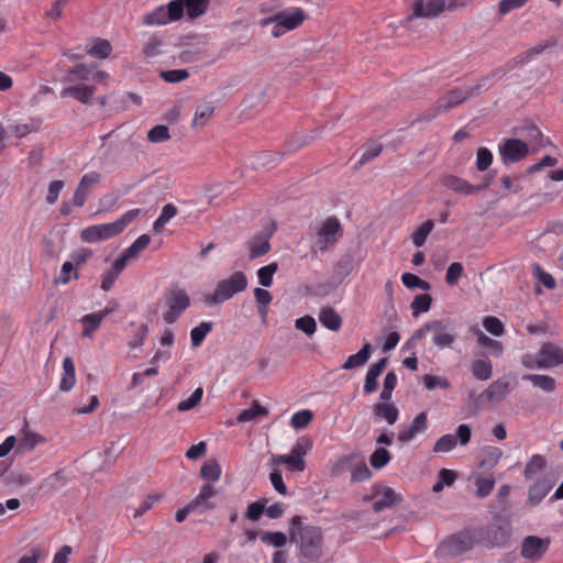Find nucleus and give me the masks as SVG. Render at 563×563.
<instances>
[{
	"mask_svg": "<svg viewBox=\"0 0 563 563\" xmlns=\"http://www.w3.org/2000/svg\"><path fill=\"white\" fill-rule=\"evenodd\" d=\"M290 542H295L299 556L309 563H319L324 554L323 533L320 527L303 525L302 518L294 516L288 529Z\"/></svg>",
	"mask_w": 563,
	"mask_h": 563,
	"instance_id": "f257e3e1",
	"label": "nucleus"
},
{
	"mask_svg": "<svg viewBox=\"0 0 563 563\" xmlns=\"http://www.w3.org/2000/svg\"><path fill=\"white\" fill-rule=\"evenodd\" d=\"M503 76H505V70L503 68H497L479 78L474 85L467 87H455L449 90L437 100L433 117L439 113L446 112L448 110L462 104L470 98L476 97L488 90L492 86L493 79L501 78Z\"/></svg>",
	"mask_w": 563,
	"mask_h": 563,
	"instance_id": "f03ea898",
	"label": "nucleus"
},
{
	"mask_svg": "<svg viewBox=\"0 0 563 563\" xmlns=\"http://www.w3.org/2000/svg\"><path fill=\"white\" fill-rule=\"evenodd\" d=\"M477 538V530L466 528L454 532L440 541L435 549V558L442 561L463 555L473 549Z\"/></svg>",
	"mask_w": 563,
	"mask_h": 563,
	"instance_id": "7ed1b4c3",
	"label": "nucleus"
},
{
	"mask_svg": "<svg viewBox=\"0 0 563 563\" xmlns=\"http://www.w3.org/2000/svg\"><path fill=\"white\" fill-rule=\"evenodd\" d=\"M249 280L244 272H234L230 277L220 280L213 292L207 294L203 297V302L207 306L220 305L234 295L244 291L247 288Z\"/></svg>",
	"mask_w": 563,
	"mask_h": 563,
	"instance_id": "20e7f679",
	"label": "nucleus"
},
{
	"mask_svg": "<svg viewBox=\"0 0 563 563\" xmlns=\"http://www.w3.org/2000/svg\"><path fill=\"white\" fill-rule=\"evenodd\" d=\"M510 389H483L481 393L471 390L464 404L467 415H476L478 411L495 409L509 395Z\"/></svg>",
	"mask_w": 563,
	"mask_h": 563,
	"instance_id": "39448f33",
	"label": "nucleus"
},
{
	"mask_svg": "<svg viewBox=\"0 0 563 563\" xmlns=\"http://www.w3.org/2000/svg\"><path fill=\"white\" fill-rule=\"evenodd\" d=\"M433 332L432 342L439 349L451 347L455 341L456 334L453 327H449L443 320H432L418 329L406 343L407 346L424 338L429 332Z\"/></svg>",
	"mask_w": 563,
	"mask_h": 563,
	"instance_id": "423d86ee",
	"label": "nucleus"
},
{
	"mask_svg": "<svg viewBox=\"0 0 563 563\" xmlns=\"http://www.w3.org/2000/svg\"><path fill=\"white\" fill-rule=\"evenodd\" d=\"M217 495V490L211 484H205L201 486L199 494L190 500L184 508L177 510L175 520L177 522H184L188 515L197 509L200 512L211 510L216 508V504L210 501V498Z\"/></svg>",
	"mask_w": 563,
	"mask_h": 563,
	"instance_id": "0eeeda50",
	"label": "nucleus"
},
{
	"mask_svg": "<svg viewBox=\"0 0 563 563\" xmlns=\"http://www.w3.org/2000/svg\"><path fill=\"white\" fill-rule=\"evenodd\" d=\"M183 18V9L179 1H170L166 5H161L152 12L143 16V25H165L173 21H178Z\"/></svg>",
	"mask_w": 563,
	"mask_h": 563,
	"instance_id": "6e6552de",
	"label": "nucleus"
},
{
	"mask_svg": "<svg viewBox=\"0 0 563 563\" xmlns=\"http://www.w3.org/2000/svg\"><path fill=\"white\" fill-rule=\"evenodd\" d=\"M311 446L308 439L301 438L291 448L290 454L278 455L275 460L277 464H285L289 470L295 472H302L306 468L303 456L307 454Z\"/></svg>",
	"mask_w": 563,
	"mask_h": 563,
	"instance_id": "1a4fd4ad",
	"label": "nucleus"
},
{
	"mask_svg": "<svg viewBox=\"0 0 563 563\" xmlns=\"http://www.w3.org/2000/svg\"><path fill=\"white\" fill-rule=\"evenodd\" d=\"M166 303L168 309L163 314V319L167 324H172L190 306V298L185 290L176 289L167 296Z\"/></svg>",
	"mask_w": 563,
	"mask_h": 563,
	"instance_id": "9d476101",
	"label": "nucleus"
},
{
	"mask_svg": "<svg viewBox=\"0 0 563 563\" xmlns=\"http://www.w3.org/2000/svg\"><path fill=\"white\" fill-rule=\"evenodd\" d=\"M529 154V145L520 139H505L499 145V155L505 165L520 162Z\"/></svg>",
	"mask_w": 563,
	"mask_h": 563,
	"instance_id": "9b49d317",
	"label": "nucleus"
},
{
	"mask_svg": "<svg viewBox=\"0 0 563 563\" xmlns=\"http://www.w3.org/2000/svg\"><path fill=\"white\" fill-rule=\"evenodd\" d=\"M372 492L373 497L382 496L373 503V510L375 512H380L402 501L400 494H397L391 487L385 486L383 483H375L372 486Z\"/></svg>",
	"mask_w": 563,
	"mask_h": 563,
	"instance_id": "f8f14e48",
	"label": "nucleus"
},
{
	"mask_svg": "<svg viewBox=\"0 0 563 563\" xmlns=\"http://www.w3.org/2000/svg\"><path fill=\"white\" fill-rule=\"evenodd\" d=\"M549 539H541L537 536H528L522 540L520 554L532 562L539 561L548 551Z\"/></svg>",
	"mask_w": 563,
	"mask_h": 563,
	"instance_id": "ddd939ff",
	"label": "nucleus"
},
{
	"mask_svg": "<svg viewBox=\"0 0 563 563\" xmlns=\"http://www.w3.org/2000/svg\"><path fill=\"white\" fill-rule=\"evenodd\" d=\"M476 530V541H483L487 547H501L506 544L510 537L509 531L505 527L497 525L487 526Z\"/></svg>",
	"mask_w": 563,
	"mask_h": 563,
	"instance_id": "4468645a",
	"label": "nucleus"
},
{
	"mask_svg": "<svg viewBox=\"0 0 563 563\" xmlns=\"http://www.w3.org/2000/svg\"><path fill=\"white\" fill-rule=\"evenodd\" d=\"M118 234L120 233L117 227L111 222L88 227L81 231L80 238L84 242L96 243L111 239Z\"/></svg>",
	"mask_w": 563,
	"mask_h": 563,
	"instance_id": "2eb2a0df",
	"label": "nucleus"
},
{
	"mask_svg": "<svg viewBox=\"0 0 563 563\" xmlns=\"http://www.w3.org/2000/svg\"><path fill=\"white\" fill-rule=\"evenodd\" d=\"M536 363L539 367L563 364V349L551 343L544 344L536 355Z\"/></svg>",
	"mask_w": 563,
	"mask_h": 563,
	"instance_id": "dca6fc26",
	"label": "nucleus"
},
{
	"mask_svg": "<svg viewBox=\"0 0 563 563\" xmlns=\"http://www.w3.org/2000/svg\"><path fill=\"white\" fill-rule=\"evenodd\" d=\"M444 0H415L411 18H433L445 10Z\"/></svg>",
	"mask_w": 563,
	"mask_h": 563,
	"instance_id": "f3484780",
	"label": "nucleus"
},
{
	"mask_svg": "<svg viewBox=\"0 0 563 563\" xmlns=\"http://www.w3.org/2000/svg\"><path fill=\"white\" fill-rule=\"evenodd\" d=\"M100 181V174L97 172H90L88 174H85L73 197V205L75 207H82L86 202L87 196L90 191V189Z\"/></svg>",
	"mask_w": 563,
	"mask_h": 563,
	"instance_id": "a211bd4d",
	"label": "nucleus"
},
{
	"mask_svg": "<svg viewBox=\"0 0 563 563\" xmlns=\"http://www.w3.org/2000/svg\"><path fill=\"white\" fill-rule=\"evenodd\" d=\"M274 21H279L285 32L297 29L307 19L306 12L300 8H294L291 11H278L274 13Z\"/></svg>",
	"mask_w": 563,
	"mask_h": 563,
	"instance_id": "6ab92c4d",
	"label": "nucleus"
},
{
	"mask_svg": "<svg viewBox=\"0 0 563 563\" xmlns=\"http://www.w3.org/2000/svg\"><path fill=\"white\" fill-rule=\"evenodd\" d=\"M553 486L554 482L551 479H538L528 489L527 504L532 507L538 506L542 501V499L549 494V492L553 488Z\"/></svg>",
	"mask_w": 563,
	"mask_h": 563,
	"instance_id": "aec40b11",
	"label": "nucleus"
},
{
	"mask_svg": "<svg viewBox=\"0 0 563 563\" xmlns=\"http://www.w3.org/2000/svg\"><path fill=\"white\" fill-rule=\"evenodd\" d=\"M428 426V419H427V412L422 411L418 413L412 423L409 427L404 428L398 433V440L400 442H409L411 441L418 433H422L427 430Z\"/></svg>",
	"mask_w": 563,
	"mask_h": 563,
	"instance_id": "412c9836",
	"label": "nucleus"
},
{
	"mask_svg": "<svg viewBox=\"0 0 563 563\" xmlns=\"http://www.w3.org/2000/svg\"><path fill=\"white\" fill-rule=\"evenodd\" d=\"M552 46H553V44H550V43H544V44L540 43V44L536 45L534 47H531V48L522 52L515 58L510 59L509 62H507L505 67H501V68L505 70V74H506L508 70H511L518 66L529 63L533 56L543 53L547 48L552 47Z\"/></svg>",
	"mask_w": 563,
	"mask_h": 563,
	"instance_id": "4be33fe9",
	"label": "nucleus"
},
{
	"mask_svg": "<svg viewBox=\"0 0 563 563\" xmlns=\"http://www.w3.org/2000/svg\"><path fill=\"white\" fill-rule=\"evenodd\" d=\"M440 183L443 187L451 189L461 195H473L474 194V185L470 184L464 178H461L455 175L445 174L440 178Z\"/></svg>",
	"mask_w": 563,
	"mask_h": 563,
	"instance_id": "5701e85b",
	"label": "nucleus"
},
{
	"mask_svg": "<svg viewBox=\"0 0 563 563\" xmlns=\"http://www.w3.org/2000/svg\"><path fill=\"white\" fill-rule=\"evenodd\" d=\"M96 92L95 86H86V85H78V86H68L65 87L60 91V97H73L76 100L80 101L81 103L89 104L91 103L92 96Z\"/></svg>",
	"mask_w": 563,
	"mask_h": 563,
	"instance_id": "b1692460",
	"label": "nucleus"
},
{
	"mask_svg": "<svg viewBox=\"0 0 563 563\" xmlns=\"http://www.w3.org/2000/svg\"><path fill=\"white\" fill-rule=\"evenodd\" d=\"M518 133L527 140V143L538 148L545 147L550 143L539 128L532 123L520 126Z\"/></svg>",
	"mask_w": 563,
	"mask_h": 563,
	"instance_id": "393cba45",
	"label": "nucleus"
},
{
	"mask_svg": "<svg viewBox=\"0 0 563 563\" xmlns=\"http://www.w3.org/2000/svg\"><path fill=\"white\" fill-rule=\"evenodd\" d=\"M342 229L340 221L335 217L328 218L318 231V235L325 243H334L341 236Z\"/></svg>",
	"mask_w": 563,
	"mask_h": 563,
	"instance_id": "a878e982",
	"label": "nucleus"
},
{
	"mask_svg": "<svg viewBox=\"0 0 563 563\" xmlns=\"http://www.w3.org/2000/svg\"><path fill=\"white\" fill-rule=\"evenodd\" d=\"M373 413L389 424L396 423L399 417L398 408L394 402H377L373 407Z\"/></svg>",
	"mask_w": 563,
	"mask_h": 563,
	"instance_id": "bb28decb",
	"label": "nucleus"
},
{
	"mask_svg": "<svg viewBox=\"0 0 563 563\" xmlns=\"http://www.w3.org/2000/svg\"><path fill=\"white\" fill-rule=\"evenodd\" d=\"M319 321L321 324L331 330L339 331L342 327L341 316L332 307H322L319 312Z\"/></svg>",
	"mask_w": 563,
	"mask_h": 563,
	"instance_id": "cd10ccee",
	"label": "nucleus"
},
{
	"mask_svg": "<svg viewBox=\"0 0 563 563\" xmlns=\"http://www.w3.org/2000/svg\"><path fill=\"white\" fill-rule=\"evenodd\" d=\"M267 416L268 410L265 407H263L257 400H254L250 408L242 410L238 415L236 421L240 423L256 421Z\"/></svg>",
	"mask_w": 563,
	"mask_h": 563,
	"instance_id": "c85d7f7f",
	"label": "nucleus"
},
{
	"mask_svg": "<svg viewBox=\"0 0 563 563\" xmlns=\"http://www.w3.org/2000/svg\"><path fill=\"white\" fill-rule=\"evenodd\" d=\"M250 258L255 260L271 251V243L267 236L255 235L249 241Z\"/></svg>",
	"mask_w": 563,
	"mask_h": 563,
	"instance_id": "c756f323",
	"label": "nucleus"
},
{
	"mask_svg": "<svg viewBox=\"0 0 563 563\" xmlns=\"http://www.w3.org/2000/svg\"><path fill=\"white\" fill-rule=\"evenodd\" d=\"M371 356V344L365 343L363 347L355 354L350 355L345 363L341 366L342 369H353L363 366Z\"/></svg>",
	"mask_w": 563,
	"mask_h": 563,
	"instance_id": "7c9ffc66",
	"label": "nucleus"
},
{
	"mask_svg": "<svg viewBox=\"0 0 563 563\" xmlns=\"http://www.w3.org/2000/svg\"><path fill=\"white\" fill-rule=\"evenodd\" d=\"M66 485V476L65 472L63 470H59L53 474H51L48 477H46L40 488L44 489L48 493H53L58 490L59 488L64 487Z\"/></svg>",
	"mask_w": 563,
	"mask_h": 563,
	"instance_id": "2f4dec72",
	"label": "nucleus"
},
{
	"mask_svg": "<svg viewBox=\"0 0 563 563\" xmlns=\"http://www.w3.org/2000/svg\"><path fill=\"white\" fill-rule=\"evenodd\" d=\"M503 455V451L499 448L496 446H487L484 450V456L478 463V467L483 470H492L494 468L500 457Z\"/></svg>",
	"mask_w": 563,
	"mask_h": 563,
	"instance_id": "473e14b6",
	"label": "nucleus"
},
{
	"mask_svg": "<svg viewBox=\"0 0 563 563\" xmlns=\"http://www.w3.org/2000/svg\"><path fill=\"white\" fill-rule=\"evenodd\" d=\"M388 358L383 357L378 362L372 364L366 373L363 387H377V377L382 374L387 365Z\"/></svg>",
	"mask_w": 563,
	"mask_h": 563,
	"instance_id": "72a5a7b5",
	"label": "nucleus"
},
{
	"mask_svg": "<svg viewBox=\"0 0 563 563\" xmlns=\"http://www.w3.org/2000/svg\"><path fill=\"white\" fill-rule=\"evenodd\" d=\"M213 328V323L211 321H202L197 327L191 329L190 339L191 345L194 347H198L202 344L205 338L209 332H211Z\"/></svg>",
	"mask_w": 563,
	"mask_h": 563,
	"instance_id": "f704fd0d",
	"label": "nucleus"
},
{
	"mask_svg": "<svg viewBox=\"0 0 563 563\" xmlns=\"http://www.w3.org/2000/svg\"><path fill=\"white\" fill-rule=\"evenodd\" d=\"M200 476L211 483H216L221 477V466L216 460L207 461L200 468Z\"/></svg>",
	"mask_w": 563,
	"mask_h": 563,
	"instance_id": "c9c22d12",
	"label": "nucleus"
},
{
	"mask_svg": "<svg viewBox=\"0 0 563 563\" xmlns=\"http://www.w3.org/2000/svg\"><path fill=\"white\" fill-rule=\"evenodd\" d=\"M471 372L479 380H487L492 376L493 367L487 360H475L471 365Z\"/></svg>",
	"mask_w": 563,
	"mask_h": 563,
	"instance_id": "e433bc0d",
	"label": "nucleus"
},
{
	"mask_svg": "<svg viewBox=\"0 0 563 563\" xmlns=\"http://www.w3.org/2000/svg\"><path fill=\"white\" fill-rule=\"evenodd\" d=\"M80 322L82 324L81 335L85 338H91L92 333L99 329L102 320L100 319V316L95 312L82 316Z\"/></svg>",
	"mask_w": 563,
	"mask_h": 563,
	"instance_id": "4c0bfd02",
	"label": "nucleus"
},
{
	"mask_svg": "<svg viewBox=\"0 0 563 563\" xmlns=\"http://www.w3.org/2000/svg\"><path fill=\"white\" fill-rule=\"evenodd\" d=\"M547 467V460L540 454H534L526 464L523 475L527 479L532 478L537 472L543 471Z\"/></svg>",
	"mask_w": 563,
	"mask_h": 563,
	"instance_id": "58836bf2",
	"label": "nucleus"
},
{
	"mask_svg": "<svg viewBox=\"0 0 563 563\" xmlns=\"http://www.w3.org/2000/svg\"><path fill=\"white\" fill-rule=\"evenodd\" d=\"M474 333L477 335V342L479 345L488 349L495 356H500L503 353V344L499 341L490 339L484 334L479 329H475Z\"/></svg>",
	"mask_w": 563,
	"mask_h": 563,
	"instance_id": "ea45409f",
	"label": "nucleus"
},
{
	"mask_svg": "<svg viewBox=\"0 0 563 563\" xmlns=\"http://www.w3.org/2000/svg\"><path fill=\"white\" fill-rule=\"evenodd\" d=\"M358 459V453H351L349 455L342 456L334 463L332 467V473L339 475L346 471L352 472Z\"/></svg>",
	"mask_w": 563,
	"mask_h": 563,
	"instance_id": "a19ab883",
	"label": "nucleus"
},
{
	"mask_svg": "<svg viewBox=\"0 0 563 563\" xmlns=\"http://www.w3.org/2000/svg\"><path fill=\"white\" fill-rule=\"evenodd\" d=\"M431 303L432 297L429 294L417 295L410 305L412 316L418 317L420 313L429 311Z\"/></svg>",
	"mask_w": 563,
	"mask_h": 563,
	"instance_id": "79ce46f5",
	"label": "nucleus"
},
{
	"mask_svg": "<svg viewBox=\"0 0 563 563\" xmlns=\"http://www.w3.org/2000/svg\"><path fill=\"white\" fill-rule=\"evenodd\" d=\"M434 228L433 220H427L423 222L416 232H413L411 239L412 243L416 247H421L428 238V235L431 233V231Z\"/></svg>",
	"mask_w": 563,
	"mask_h": 563,
	"instance_id": "37998d69",
	"label": "nucleus"
},
{
	"mask_svg": "<svg viewBox=\"0 0 563 563\" xmlns=\"http://www.w3.org/2000/svg\"><path fill=\"white\" fill-rule=\"evenodd\" d=\"M163 41L157 36H152L143 46L141 52V56L145 59L154 58L162 54L161 47L163 46Z\"/></svg>",
	"mask_w": 563,
	"mask_h": 563,
	"instance_id": "c03bdc74",
	"label": "nucleus"
},
{
	"mask_svg": "<svg viewBox=\"0 0 563 563\" xmlns=\"http://www.w3.org/2000/svg\"><path fill=\"white\" fill-rule=\"evenodd\" d=\"M391 460L389 451L385 448H377L369 456V463L375 470L386 466Z\"/></svg>",
	"mask_w": 563,
	"mask_h": 563,
	"instance_id": "a18cd8bd",
	"label": "nucleus"
},
{
	"mask_svg": "<svg viewBox=\"0 0 563 563\" xmlns=\"http://www.w3.org/2000/svg\"><path fill=\"white\" fill-rule=\"evenodd\" d=\"M64 375L62 377L59 387H74L76 383L75 365L70 357L63 361Z\"/></svg>",
	"mask_w": 563,
	"mask_h": 563,
	"instance_id": "49530a36",
	"label": "nucleus"
},
{
	"mask_svg": "<svg viewBox=\"0 0 563 563\" xmlns=\"http://www.w3.org/2000/svg\"><path fill=\"white\" fill-rule=\"evenodd\" d=\"M261 541L280 549L287 543V536L282 531H265L261 534Z\"/></svg>",
	"mask_w": 563,
	"mask_h": 563,
	"instance_id": "de8ad7c7",
	"label": "nucleus"
},
{
	"mask_svg": "<svg viewBox=\"0 0 563 563\" xmlns=\"http://www.w3.org/2000/svg\"><path fill=\"white\" fill-rule=\"evenodd\" d=\"M278 271V264L273 262L257 271L258 283L263 287H271L273 284V276Z\"/></svg>",
	"mask_w": 563,
	"mask_h": 563,
	"instance_id": "09e8293b",
	"label": "nucleus"
},
{
	"mask_svg": "<svg viewBox=\"0 0 563 563\" xmlns=\"http://www.w3.org/2000/svg\"><path fill=\"white\" fill-rule=\"evenodd\" d=\"M372 477V471L368 468L363 460H357L356 464L351 473L352 483H362Z\"/></svg>",
	"mask_w": 563,
	"mask_h": 563,
	"instance_id": "8fccbe9b",
	"label": "nucleus"
},
{
	"mask_svg": "<svg viewBox=\"0 0 563 563\" xmlns=\"http://www.w3.org/2000/svg\"><path fill=\"white\" fill-rule=\"evenodd\" d=\"M382 151H383V145L379 144V143H373V144L367 145L364 148V151H363V153H362V155H361V157H360L355 168L358 169L360 167H362L366 163H368L372 159L376 158L377 156L380 155Z\"/></svg>",
	"mask_w": 563,
	"mask_h": 563,
	"instance_id": "3c124183",
	"label": "nucleus"
},
{
	"mask_svg": "<svg viewBox=\"0 0 563 563\" xmlns=\"http://www.w3.org/2000/svg\"><path fill=\"white\" fill-rule=\"evenodd\" d=\"M112 52V46L109 41L107 40H98L89 49L88 54L90 56L104 59L107 58Z\"/></svg>",
	"mask_w": 563,
	"mask_h": 563,
	"instance_id": "603ef678",
	"label": "nucleus"
},
{
	"mask_svg": "<svg viewBox=\"0 0 563 563\" xmlns=\"http://www.w3.org/2000/svg\"><path fill=\"white\" fill-rule=\"evenodd\" d=\"M313 419V413L309 409L295 412L290 419V424L294 429H305Z\"/></svg>",
	"mask_w": 563,
	"mask_h": 563,
	"instance_id": "864d4df0",
	"label": "nucleus"
},
{
	"mask_svg": "<svg viewBox=\"0 0 563 563\" xmlns=\"http://www.w3.org/2000/svg\"><path fill=\"white\" fill-rule=\"evenodd\" d=\"M401 282L409 289L420 288L422 290H429L431 288V285L427 280L412 273L402 274Z\"/></svg>",
	"mask_w": 563,
	"mask_h": 563,
	"instance_id": "5fc2aeb1",
	"label": "nucleus"
},
{
	"mask_svg": "<svg viewBox=\"0 0 563 563\" xmlns=\"http://www.w3.org/2000/svg\"><path fill=\"white\" fill-rule=\"evenodd\" d=\"M456 438L453 434H444L440 437L434 445H433V452L435 453H448L452 451L456 446Z\"/></svg>",
	"mask_w": 563,
	"mask_h": 563,
	"instance_id": "6e6d98bb",
	"label": "nucleus"
},
{
	"mask_svg": "<svg viewBox=\"0 0 563 563\" xmlns=\"http://www.w3.org/2000/svg\"><path fill=\"white\" fill-rule=\"evenodd\" d=\"M532 274L547 289L551 290L555 288L556 283L554 277L551 274L544 272L538 263L533 264Z\"/></svg>",
	"mask_w": 563,
	"mask_h": 563,
	"instance_id": "4d7b16f0",
	"label": "nucleus"
},
{
	"mask_svg": "<svg viewBox=\"0 0 563 563\" xmlns=\"http://www.w3.org/2000/svg\"><path fill=\"white\" fill-rule=\"evenodd\" d=\"M214 107L211 103H203L197 107L195 118L192 121L194 125H205L206 121L212 117Z\"/></svg>",
	"mask_w": 563,
	"mask_h": 563,
	"instance_id": "13d9d810",
	"label": "nucleus"
},
{
	"mask_svg": "<svg viewBox=\"0 0 563 563\" xmlns=\"http://www.w3.org/2000/svg\"><path fill=\"white\" fill-rule=\"evenodd\" d=\"M163 499L162 494H150L146 496V498L140 504L139 508H136L133 512V517L137 518L143 516L145 512H147L150 509L153 508V506L157 503H159Z\"/></svg>",
	"mask_w": 563,
	"mask_h": 563,
	"instance_id": "bf43d9fd",
	"label": "nucleus"
},
{
	"mask_svg": "<svg viewBox=\"0 0 563 563\" xmlns=\"http://www.w3.org/2000/svg\"><path fill=\"white\" fill-rule=\"evenodd\" d=\"M274 14L267 16V18H263L260 20L258 24L263 27V29H266L267 32H269V34L273 36V37H279L282 36L283 34H285V30H283V26L279 25V21H274Z\"/></svg>",
	"mask_w": 563,
	"mask_h": 563,
	"instance_id": "052dcab7",
	"label": "nucleus"
},
{
	"mask_svg": "<svg viewBox=\"0 0 563 563\" xmlns=\"http://www.w3.org/2000/svg\"><path fill=\"white\" fill-rule=\"evenodd\" d=\"M493 163V153L487 147H479L476 153V168L485 172Z\"/></svg>",
	"mask_w": 563,
	"mask_h": 563,
	"instance_id": "680f3d73",
	"label": "nucleus"
},
{
	"mask_svg": "<svg viewBox=\"0 0 563 563\" xmlns=\"http://www.w3.org/2000/svg\"><path fill=\"white\" fill-rule=\"evenodd\" d=\"M483 325L490 334L500 336L505 332L503 322L494 316H487L483 319Z\"/></svg>",
	"mask_w": 563,
	"mask_h": 563,
	"instance_id": "e2e57ef3",
	"label": "nucleus"
},
{
	"mask_svg": "<svg viewBox=\"0 0 563 563\" xmlns=\"http://www.w3.org/2000/svg\"><path fill=\"white\" fill-rule=\"evenodd\" d=\"M147 139L152 143H162L170 139L169 130L166 125H155L147 132Z\"/></svg>",
	"mask_w": 563,
	"mask_h": 563,
	"instance_id": "0e129e2a",
	"label": "nucleus"
},
{
	"mask_svg": "<svg viewBox=\"0 0 563 563\" xmlns=\"http://www.w3.org/2000/svg\"><path fill=\"white\" fill-rule=\"evenodd\" d=\"M254 297L258 303V312L266 316V307L272 302L273 296L268 290L257 287L254 289Z\"/></svg>",
	"mask_w": 563,
	"mask_h": 563,
	"instance_id": "69168bd1",
	"label": "nucleus"
},
{
	"mask_svg": "<svg viewBox=\"0 0 563 563\" xmlns=\"http://www.w3.org/2000/svg\"><path fill=\"white\" fill-rule=\"evenodd\" d=\"M266 503H267L266 499H258L254 503H251L247 506L245 517L249 520L257 521L262 517L263 512L265 511Z\"/></svg>",
	"mask_w": 563,
	"mask_h": 563,
	"instance_id": "338daca9",
	"label": "nucleus"
},
{
	"mask_svg": "<svg viewBox=\"0 0 563 563\" xmlns=\"http://www.w3.org/2000/svg\"><path fill=\"white\" fill-rule=\"evenodd\" d=\"M475 485H476V496L478 498H485L493 492L494 486H495V479L479 477L476 479Z\"/></svg>",
	"mask_w": 563,
	"mask_h": 563,
	"instance_id": "774afa93",
	"label": "nucleus"
}]
</instances>
